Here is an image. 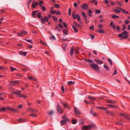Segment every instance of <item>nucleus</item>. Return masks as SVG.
Instances as JSON below:
<instances>
[{
  "instance_id": "nucleus-51",
  "label": "nucleus",
  "mask_w": 130,
  "mask_h": 130,
  "mask_svg": "<svg viewBox=\"0 0 130 130\" xmlns=\"http://www.w3.org/2000/svg\"><path fill=\"white\" fill-rule=\"evenodd\" d=\"M41 8L42 9V10L43 11H45L46 10V8L44 6L42 7Z\"/></svg>"
},
{
  "instance_id": "nucleus-49",
  "label": "nucleus",
  "mask_w": 130,
  "mask_h": 130,
  "mask_svg": "<svg viewBox=\"0 0 130 130\" xmlns=\"http://www.w3.org/2000/svg\"><path fill=\"white\" fill-rule=\"evenodd\" d=\"M20 97H22L24 99H25L26 97V96L24 94H21L20 96Z\"/></svg>"
},
{
  "instance_id": "nucleus-31",
  "label": "nucleus",
  "mask_w": 130,
  "mask_h": 130,
  "mask_svg": "<svg viewBox=\"0 0 130 130\" xmlns=\"http://www.w3.org/2000/svg\"><path fill=\"white\" fill-rule=\"evenodd\" d=\"M88 12L89 15L91 17H92V15L91 14L92 13V12L91 11V10H88Z\"/></svg>"
},
{
  "instance_id": "nucleus-11",
  "label": "nucleus",
  "mask_w": 130,
  "mask_h": 130,
  "mask_svg": "<svg viewBox=\"0 0 130 130\" xmlns=\"http://www.w3.org/2000/svg\"><path fill=\"white\" fill-rule=\"evenodd\" d=\"M117 8H118L123 13L125 14H129V13L128 11L125 10L121 9V8H120L118 7H117Z\"/></svg>"
},
{
  "instance_id": "nucleus-3",
  "label": "nucleus",
  "mask_w": 130,
  "mask_h": 130,
  "mask_svg": "<svg viewBox=\"0 0 130 130\" xmlns=\"http://www.w3.org/2000/svg\"><path fill=\"white\" fill-rule=\"evenodd\" d=\"M90 66L93 68L94 70H95L96 71H98V70H99V66L97 64L93 63H90Z\"/></svg>"
},
{
  "instance_id": "nucleus-46",
  "label": "nucleus",
  "mask_w": 130,
  "mask_h": 130,
  "mask_svg": "<svg viewBox=\"0 0 130 130\" xmlns=\"http://www.w3.org/2000/svg\"><path fill=\"white\" fill-rule=\"evenodd\" d=\"M91 2L92 3H94V4L95 5H97L98 4V2H97L95 1V0H93L91 1Z\"/></svg>"
},
{
  "instance_id": "nucleus-26",
  "label": "nucleus",
  "mask_w": 130,
  "mask_h": 130,
  "mask_svg": "<svg viewBox=\"0 0 130 130\" xmlns=\"http://www.w3.org/2000/svg\"><path fill=\"white\" fill-rule=\"evenodd\" d=\"M75 83V82H73L72 81H70L68 82V85L69 86L72 84H74Z\"/></svg>"
},
{
  "instance_id": "nucleus-32",
  "label": "nucleus",
  "mask_w": 130,
  "mask_h": 130,
  "mask_svg": "<svg viewBox=\"0 0 130 130\" xmlns=\"http://www.w3.org/2000/svg\"><path fill=\"white\" fill-rule=\"evenodd\" d=\"M75 12V11L72 14V16L73 18L74 19H76L77 18V15L74 14V13Z\"/></svg>"
},
{
  "instance_id": "nucleus-63",
  "label": "nucleus",
  "mask_w": 130,
  "mask_h": 130,
  "mask_svg": "<svg viewBox=\"0 0 130 130\" xmlns=\"http://www.w3.org/2000/svg\"><path fill=\"white\" fill-rule=\"evenodd\" d=\"M117 72L116 70H115L114 72L113 73L112 75H115L117 73Z\"/></svg>"
},
{
  "instance_id": "nucleus-37",
  "label": "nucleus",
  "mask_w": 130,
  "mask_h": 130,
  "mask_svg": "<svg viewBox=\"0 0 130 130\" xmlns=\"http://www.w3.org/2000/svg\"><path fill=\"white\" fill-rule=\"evenodd\" d=\"M55 30H56L57 31H58L59 32L60 31V30L58 26L57 25H56V26L55 29Z\"/></svg>"
},
{
  "instance_id": "nucleus-47",
  "label": "nucleus",
  "mask_w": 130,
  "mask_h": 130,
  "mask_svg": "<svg viewBox=\"0 0 130 130\" xmlns=\"http://www.w3.org/2000/svg\"><path fill=\"white\" fill-rule=\"evenodd\" d=\"M107 106L108 107H113L115 108L116 107L111 104H108L107 105Z\"/></svg>"
},
{
  "instance_id": "nucleus-50",
  "label": "nucleus",
  "mask_w": 130,
  "mask_h": 130,
  "mask_svg": "<svg viewBox=\"0 0 130 130\" xmlns=\"http://www.w3.org/2000/svg\"><path fill=\"white\" fill-rule=\"evenodd\" d=\"M10 69L11 70V71H13L14 70H17L16 69L12 67H11Z\"/></svg>"
},
{
  "instance_id": "nucleus-10",
  "label": "nucleus",
  "mask_w": 130,
  "mask_h": 130,
  "mask_svg": "<svg viewBox=\"0 0 130 130\" xmlns=\"http://www.w3.org/2000/svg\"><path fill=\"white\" fill-rule=\"evenodd\" d=\"M74 113L76 114H79L80 112L78 109L76 107H75L74 108Z\"/></svg>"
},
{
  "instance_id": "nucleus-23",
  "label": "nucleus",
  "mask_w": 130,
  "mask_h": 130,
  "mask_svg": "<svg viewBox=\"0 0 130 130\" xmlns=\"http://www.w3.org/2000/svg\"><path fill=\"white\" fill-rule=\"evenodd\" d=\"M29 116L32 117H35L37 116V115L36 114L31 113L29 114Z\"/></svg>"
},
{
  "instance_id": "nucleus-56",
  "label": "nucleus",
  "mask_w": 130,
  "mask_h": 130,
  "mask_svg": "<svg viewBox=\"0 0 130 130\" xmlns=\"http://www.w3.org/2000/svg\"><path fill=\"white\" fill-rule=\"evenodd\" d=\"M128 33L125 30L122 32V34H123L127 35Z\"/></svg>"
},
{
  "instance_id": "nucleus-34",
  "label": "nucleus",
  "mask_w": 130,
  "mask_h": 130,
  "mask_svg": "<svg viewBox=\"0 0 130 130\" xmlns=\"http://www.w3.org/2000/svg\"><path fill=\"white\" fill-rule=\"evenodd\" d=\"M82 15L83 17L85 19H87V18L86 16L85 13L83 12H82Z\"/></svg>"
},
{
  "instance_id": "nucleus-1",
  "label": "nucleus",
  "mask_w": 130,
  "mask_h": 130,
  "mask_svg": "<svg viewBox=\"0 0 130 130\" xmlns=\"http://www.w3.org/2000/svg\"><path fill=\"white\" fill-rule=\"evenodd\" d=\"M42 13L41 12H39L37 14V17L39 19H41V22L43 24L45 23V21L46 22H48V18L46 16L44 17L43 18L42 17Z\"/></svg>"
},
{
  "instance_id": "nucleus-9",
  "label": "nucleus",
  "mask_w": 130,
  "mask_h": 130,
  "mask_svg": "<svg viewBox=\"0 0 130 130\" xmlns=\"http://www.w3.org/2000/svg\"><path fill=\"white\" fill-rule=\"evenodd\" d=\"M38 10H36L33 11L32 12V16L34 18H35L37 17L36 14H37V13L38 12Z\"/></svg>"
},
{
  "instance_id": "nucleus-24",
  "label": "nucleus",
  "mask_w": 130,
  "mask_h": 130,
  "mask_svg": "<svg viewBox=\"0 0 130 130\" xmlns=\"http://www.w3.org/2000/svg\"><path fill=\"white\" fill-rule=\"evenodd\" d=\"M72 27L73 28V29L74 31L75 32L77 33L78 32V30L76 29L74 26L72 25Z\"/></svg>"
},
{
  "instance_id": "nucleus-38",
  "label": "nucleus",
  "mask_w": 130,
  "mask_h": 130,
  "mask_svg": "<svg viewBox=\"0 0 130 130\" xmlns=\"http://www.w3.org/2000/svg\"><path fill=\"white\" fill-rule=\"evenodd\" d=\"M51 36L50 37V39L51 40H54L55 39V37L53 35H51Z\"/></svg>"
},
{
  "instance_id": "nucleus-33",
  "label": "nucleus",
  "mask_w": 130,
  "mask_h": 130,
  "mask_svg": "<svg viewBox=\"0 0 130 130\" xmlns=\"http://www.w3.org/2000/svg\"><path fill=\"white\" fill-rule=\"evenodd\" d=\"M86 60L87 62H90V63H93L94 62V61L92 60L89 59H87Z\"/></svg>"
},
{
  "instance_id": "nucleus-62",
  "label": "nucleus",
  "mask_w": 130,
  "mask_h": 130,
  "mask_svg": "<svg viewBox=\"0 0 130 130\" xmlns=\"http://www.w3.org/2000/svg\"><path fill=\"white\" fill-rule=\"evenodd\" d=\"M53 111H51L49 112L48 113V114L50 115H51L53 114Z\"/></svg>"
},
{
  "instance_id": "nucleus-57",
  "label": "nucleus",
  "mask_w": 130,
  "mask_h": 130,
  "mask_svg": "<svg viewBox=\"0 0 130 130\" xmlns=\"http://www.w3.org/2000/svg\"><path fill=\"white\" fill-rule=\"evenodd\" d=\"M108 61L110 63L111 65H112V62L111 59L110 58H109L108 59Z\"/></svg>"
},
{
  "instance_id": "nucleus-7",
  "label": "nucleus",
  "mask_w": 130,
  "mask_h": 130,
  "mask_svg": "<svg viewBox=\"0 0 130 130\" xmlns=\"http://www.w3.org/2000/svg\"><path fill=\"white\" fill-rule=\"evenodd\" d=\"M63 105V106L65 108L68 109H69L70 108V107L68 104L67 103H65L63 102H61Z\"/></svg>"
},
{
  "instance_id": "nucleus-52",
  "label": "nucleus",
  "mask_w": 130,
  "mask_h": 130,
  "mask_svg": "<svg viewBox=\"0 0 130 130\" xmlns=\"http://www.w3.org/2000/svg\"><path fill=\"white\" fill-rule=\"evenodd\" d=\"M128 37V36L127 35H124L123 37V39H125Z\"/></svg>"
},
{
  "instance_id": "nucleus-58",
  "label": "nucleus",
  "mask_w": 130,
  "mask_h": 130,
  "mask_svg": "<svg viewBox=\"0 0 130 130\" xmlns=\"http://www.w3.org/2000/svg\"><path fill=\"white\" fill-rule=\"evenodd\" d=\"M89 29H92V31H93L94 30V26L93 25H92L91 26H90L89 28Z\"/></svg>"
},
{
  "instance_id": "nucleus-13",
  "label": "nucleus",
  "mask_w": 130,
  "mask_h": 130,
  "mask_svg": "<svg viewBox=\"0 0 130 130\" xmlns=\"http://www.w3.org/2000/svg\"><path fill=\"white\" fill-rule=\"evenodd\" d=\"M94 60L97 63L99 64H101L103 62V61L98 59H94Z\"/></svg>"
},
{
  "instance_id": "nucleus-18",
  "label": "nucleus",
  "mask_w": 130,
  "mask_h": 130,
  "mask_svg": "<svg viewBox=\"0 0 130 130\" xmlns=\"http://www.w3.org/2000/svg\"><path fill=\"white\" fill-rule=\"evenodd\" d=\"M27 109L28 110V111H31L37 112L38 111V110H34L33 109L31 108H27Z\"/></svg>"
},
{
  "instance_id": "nucleus-16",
  "label": "nucleus",
  "mask_w": 130,
  "mask_h": 130,
  "mask_svg": "<svg viewBox=\"0 0 130 130\" xmlns=\"http://www.w3.org/2000/svg\"><path fill=\"white\" fill-rule=\"evenodd\" d=\"M96 32L102 34H104L105 33L104 30L103 29H100L99 30H97Z\"/></svg>"
},
{
  "instance_id": "nucleus-25",
  "label": "nucleus",
  "mask_w": 130,
  "mask_h": 130,
  "mask_svg": "<svg viewBox=\"0 0 130 130\" xmlns=\"http://www.w3.org/2000/svg\"><path fill=\"white\" fill-rule=\"evenodd\" d=\"M1 112L3 111L4 110H7V107H3L2 108H0Z\"/></svg>"
},
{
  "instance_id": "nucleus-17",
  "label": "nucleus",
  "mask_w": 130,
  "mask_h": 130,
  "mask_svg": "<svg viewBox=\"0 0 130 130\" xmlns=\"http://www.w3.org/2000/svg\"><path fill=\"white\" fill-rule=\"evenodd\" d=\"M19 53L21 55L26 56L27 54V53L26 52H23L22 51H21L19 52Z\"/></svg>"
},
{
  "instance_id": "nucleus-35",
  "label": "nucleus",
  "mask_w": 130,
  "mask_h": 130,
  "mask_svg": "<svg viewBox=\"0 0 130 130\" xmlns=\"http://www.w3.org/2000/svg\"><path fill=\"white\" fill-rule=\"evenodd\" d=\"M119 10H120L119 9L118 10L117 9H116L114 10V12L115 13H120V11Z\"/></svg>"
},
{
  "instance_id": "nucleus-29",
  "label": "nucleus",
  "mask_w": 130,
  "mask_h": 130,
  "mask_svg": "<svg viewBox=\"0 0 130 130\" xmlns=\"http://www.w3.org/2000/svg\"><path fill=\"white\" fill-rule=\"evenodd\" d=\"M124 118H125L126 119H127V120H130V116L128 115H126L124 117Z\"/></svg>"
},
{
  "instance_id": "nucleus-6",
  "label": "nucleus",
  "mask_w": 130,
  "mask_h": 130,
  "mask_svg": "<svg viewBox=\"0 0 130 130\" xmlns=\"http://www.w3.org/2000/svg\"><path fill=\"white\" fill-rule=\"evenodd\" d=\"M62 119L63 120L67 122H70L69 119L65 115H63L62 117Z\"/></svg>"
},
{
  "instance_id": "nucleus-12",
  "label": "nucleus",
  "mask_w": 130,
  "mask_h": 130,
  "mask_svg": "<svg viewBox=\"0 0 130 130\" xmlns=\"http://www.w3.org/2000/svg\"><path fill=\"white\" fill-rule=\"evenodd\" d=\"M38 5L39 3L37 2H33L32 4L31 7L32 8H35Z\"/></svg>"
},
{
  "instance_id": "nucleus-28",
  "label": "nucleus",
  "mask_w": 130,
  "mask_h": 130,
  "mask_svg": "<svg viewBox=\"0 0 130 130\" xmlns=\"http://www.w3.org/2000/svg\"><path fill=\"white\" fill-rule=\"evenodd\" d=\"M21 33L22 34H24L27 35V32L26 31L22 30L21 31Z\"/></svg>"
},
{
  "instance_id": "nucleus-55",
  "label": "nucleus",
  "mask_w": 130,
  "mask_h": 130,
  "mask_svg": "<svg viewBox=\"0 0 130 130\" xmlns=\"http://www.w3.org/2000/svg\"><path fill=\"white\" fill-rule=\"evenodd\" d=\"M68 14L69 15H71V8H69L68 10Z\"/></svg>"
},
{
  "instance_id": "nucleus-4",
  "label": "nucleus",
  "mask_w": 130,
  "mask_h": 130,
  "mask_svg": "<svg viewBox=\"0 0 130 130\" xmlns=\"http://www.w3.org/2000/svg\"><path fill=\"white\" fill-rule=\"evenodd\" d=\"M20 80H13L10 81L9 82V86H12L14 85H16L18 84L20 82Z\"/></svg>"
},
{
  "instance_id": "nucleus-19",
  "label": "nucleus",
  "mask_w": 130,
  "mask_h": 130,
  "mask_svg": "<svg viewBox=\"0 0 130 130\" xmlns=\"http://www.w3.org/2000/svg\"><path fill=\"white\" fill-rule=\"evenodd\" d=\"M90 113L93 116H94V117H97L98 116L96 114L95 112H94L92 110H91L90 111Z\"/></svg>"
},
{
  "instance_id": "nucleus-43",
  "label": "nucleus",
  "mask_w": 130,
  "mask_h": 130,
  "mask_svg": "<svg viewBox=\"0 0 130 130\" xmlns=\"http://www.w3.org/2000/svg\"><path fill=\"white\" fill-rule=\"evenodd\" d=\"M68 41V40L67 39H61L60 40V41H61V42H64L65 41Z\"/></svg>"
},
{
  "instance_id": "nucleus-64",
  "label": "nucleus",
  "mask_w": 130,
  "mask_h": 130,
  "mask_svg": "<svg viewBox=\"0 0 130 130\" xmlns=\"http://www.w3.org/2000/svg\"><path fill=\"white\" fill-rule=\"evenodd\" d=\"M111 26L112 27V28L113 30H114L115 29L116 27L115 24Z\"/></svg>"
},
{
  "instance_id": "nucleus-48",
  "label": "nucleus",
  "mask_w": 130,
  "mask_h": 130,
  "mask_svg": "<svg viewBox=\"0 0 130 130\" xmlns=\"http://www.w3.org/2000/svg\"><path fill=\"white\" fill-rule=\"evenodd\" d=\"M109 115L112 116L114 115H115L114 113V112L112 111L110 112Z\"/></svg>"
},
{
  "instance_id": "nucleus-42",
  "label": "nucleus",
  "mask_w": 130,
  "mask_h": 130,
  "mask_svg": "<svg viewBox=\"0 0 130 130\" xmlns=\"http://www.w3.org/2000/svg\"><path fill=\"white\" fill-rule=\"evenodd\" d=\"M50 12L52 14H53L55 13H56V11L55 10H50Z\"/></svg>"
},
{
  "instance_id": "nucleus-8",
  "label": "nucleus",
  "mask_w": 130,
  "mask_h": 130,
  "mask_svg": "<svg viewBox=\"0 0 130 130\" xmlns=\"http://www.w3.org/2000/svg\"><path fill=\"white\" fill-rule=\"evenodd\" d=\"M13 93L16 95V96L18 97H20L21 93V91L19 90L18 91H14L12 92Z\"/></svg>"
},
{
  "instance_id": "nucleus-22",
  "label": "nucleus",
  "mask_w": 130,
  "mask_h": 130,
  "mask_svg": "<svg viewBox=\"0 0 130 130\" xmlns=\"http://www.w3.org/2000/svg\"><path fill=\"white\" fill-rule=\"evenodd\" d=\"M60 122L61 124L62 125H63L66 124V123L67 122L65 121H64L62 120H61L60 121Z\"/></svg>"
},
{
  "instance_id": "nucleus-44",
  "label": "nucleus",
  "mask_w": 130,
  "mask_h": 130,
  "mask_svg": "<svg viewBox=\"0 0 130 130\" xmlns=\"http://www.w3.org/2000/svg\"><path fill=\"white\" fill-rule=\"evenodd\" d=\"M6 69V68L5 67L0 66V70H5Z\"/></svg>"
},
{
  "instance_id": "nucleus-45",
  "label": "nucleus",
  "mask_w": 130,
  "mask_h": 130,
  "mask_svg": "<svg viewBox=\"0 0 130 130\" xmlns=\"http://www.w3.org/2000/svg\"><path fill=\"white\" fill-rule=\"evenodd\" d=\"M54 6L57 8H58L60 7L59 5L58 4H55L54 5Z\"/></svg>"
},
{
  "instance_id": "nucleus-59",
  "label": "nucleus",
  "mask_w": 130,
  "mask_h": 130,
  "mask_svg": "<svg viewBox=\"0 0 130 130\" xmlns=\"http://www.w3.org/2000/svg\"><path fill=\"white\" fill-rule=\"evenodd\" d=\"M23 106V105L22 104H20L17 107L18 108H21Z\"/></svg>"
},
{
  "instance_id": "nucleus-2",
  "label": "nucleus",
  "mask_w": 130,
  "mask_h": 130,
  "mask_svg": "<svg viewBox=\"0 0 130 130\" xmlns=\"http://www.w3.org/2000/svg\"><path fill=\"white\" fill-rule=\"evenodd\" d=\"M96 127V125L93 124H90L86 126L84 125L82 128V130H88L92 129L93 128Z\"/></svg>"
},
{
  "instance_id": "nucleus-27",
  "label": "nucleus",
  "mask_w": 130,
  "mask_h": 130,
  "mask_svg": "<svg viewBox=\"0 0 130 130\" xmlns=\"http://www.w3.org/2000/svg\"><path fill=\"white\" fill-rule=\"evenodd\" d=\"M63 32L64 35H67L68 34V31L67 29H63Z\"/></svg>"
},
{
  "instance_id": "nucleus-36",
  "label": "nucleus",
  "mask_w": 130,
  "mask_h": 130,
  "mask_svg": "<svg viewBox=\"0 0 130 130\" xmlns=\"http://www.w3.org/2000/svg\"><path fill=\"white\" fill-rule=\"evenodd\" d=\"M97 108L99 109H101L102 110H103L104 109H108L107 108H104L102 107H97Z\"/></svg>"
},
{
  "instance_id": "nucleus-41",
  "label": "nucleus",
  "mask_w": 130,
  "mask_h": 130,
  "mask_svg": "<svg viewBox=\"0 0 130 130\" xmlns=\"http://www.w3.org/2000/svg\"><path fill=\"white\" fill-rule=\"evenodd\" d=\"M112 17L113 19L118 18H119V17L116 15H112Z\"/></svg>"
},
{
  "instance_id": "nucleus-54",
  "label": "nucleus",
  "mask_w": 130,
  "mask_h": 130,
  "mask_svg": "<svg viewBox=\"0 0 130 130\" xmlns=\"http://www.w3.org/2000/svg\"><path fill=\"white\" fill-rule=\"evenodd\" d=\"M72 123L73 124H75L77 123V121L76 120H74L72 119Z\"/></svg>"
},
{
  "instance_id": "nucleus-40",
  "label": "nucleus",
  "mask_w": 130,
  "mask_h": 130,
  "mask_svg": "<svg viewBox=\"0 0 130 130\" xmlns=\"http://www.w3.org/2000/svg\"><path fill=\"white\" fill-rule=\"evenodd\" d=\"M95 13L96 14H100L101 13V11L99 10L95 9Z\"/></svg>"
},
{
  "instance_id": "nucleus-53",
  "label": "nucleus",
  "mask_w": 130,
  "mask_h": 130,
  "mask_svg": "<svg viewBox=\"0 0 130 130\" xmlns=\"http://www.w3.org/2000/svg\"><path fill=\"white\" fill-rule=\"evenodd\" d=\"M116 28L117 29V30L118 31H120V28L118 26H116Z\"/></svg>"
},
{
  "instance_id": "nucleus-30",
  "label": "nucleus",
  "mask_w": 130,
  "mask_h": 130,
  "mask_svg": "<svg viewBox=\"0 0 130 130\" xmlns=\"http://www.w3.org/2000/svg\"><path fill=\"white\" fill-rule=\"evenodd\" d=\"M74 52V50L73 49L72 47L70 49V54L71 55H72L73 54Z\"/></svg>"
},
{
  "instance_id": "nucleus-39",
  "label": "nucleus",
  "mask_w": 130,
  "mask_h": 130,
  "mask_svg": "<svg viewBox=\"0 0 130 130\" xmlns=\"http://www.w3.org/2000/svg\"><path fill=\"white\" fill-rule=\"evenodd\" d=\"M76 18L77 20L79 21H80V16L79 15H77V16Z\"/></svg>"
},
{
  "instance_id": "nucleus-21",
  "label": "nucleus",
  "mask_w": 130,
  "mask_h": 130,
  "mask_svg": "<svg viewBox=\"0 0 130 130\" xmlns=\"http://www.w3.org/2000/svg\"><path fill=\"white\" fill-rule=\"evenodd\" d=\"M107 101L108 102V103H116V102L113 100H107Z\"/></svg>"
},
{
  "instance_id": "nucleus-14",
  "label": "nucleus",
  "mask_w": 130,
  "mask_h": 130,
  "mask_svg": "<svg viewBox=\"0 0 130 130\" xmlns=\"http://www.w3.org/2000/svg\"><path fill=\"white\" fill-rule=\"evenodd\" d=\"M7 110H10L12 112H17L16 110L14 108H12L11 107H7Z\"/></svg>"
},
{
  "instance_id": "nucleus-60",
  "label": "nucleus",
  "mask_w": 130,
  "mask_h": 130,
  "mask_svg": "<svg viewBox=\"0 0 130 130\" xmlns=\"http://www.w3.org/2000/svg\"><path fill=\"white\" fill-rule=\"evenodd\" d=\"M73 24L75 26H77L78 25L77 23L75 21H74L73 22Z\"/></svg>"
},
{
  "instance_id": "nucleus-5",
  "label": "nucleus",
  "mask_w": 130,
  "mask_h": 130,
  "mask_svg": "<svg viewBox=\"0 0 130 130\" xmlns=\"http://www.w3.org/2000/svg\"><path fill=\"white\" fill-rule=\"evenodd\" d=\"M56 109L57 110V111L60 114H62L63 113V110H62L61 109L60 106L58 104L57 105V107H56Z\"/></svg>"
},
{
  "instance_id": "nucleus-20",
  "label": "nucleus",
  "mask_w": 130,
  "mask_h": 130,
  "mask_svg": "<svg viewBox=\"0 0 130 130\" xmlns=\"http://www.w3.org/2000/svg\"><path fill=\"white\" fill-rule=\"evenodd\" d=\"M87 98L89 99L92 100H95L96 99V98L94 97L91 96L89 95L87 96Z\"/></svg>"
},
{
  "instance_id": "nucleus-15",
  "label": "nucleus",
  "mask_w": 130,
  "mask_h": 130,
  "mask_svg": "<svg viewBox=\"0 0 130 130\" xmlns=\"http://www.w3.org/2000/svg\"><path fill=\"white\" fill-rule=\"evenodd\" d=\"M82 8L84 10H86L88 7V5L86 4H84L81 6Z\"/></svg>"
},
{
  "instance_id": "nucleus-61",
  "label": "nucleus",
  "mask_w": 130,
  "mask_h": 130,
  "mask_svg": "<svg viewBox=\"0 0 130 130\" xmlns=\"http://www.w3.org/2000/svg\"><path fill=\"white\" fill-rule=\"evenodd\" d=\"M98 26L100 28H101L103 27V25L101 24H99V25H98Z\"/></svg>"
}]
</instances>
